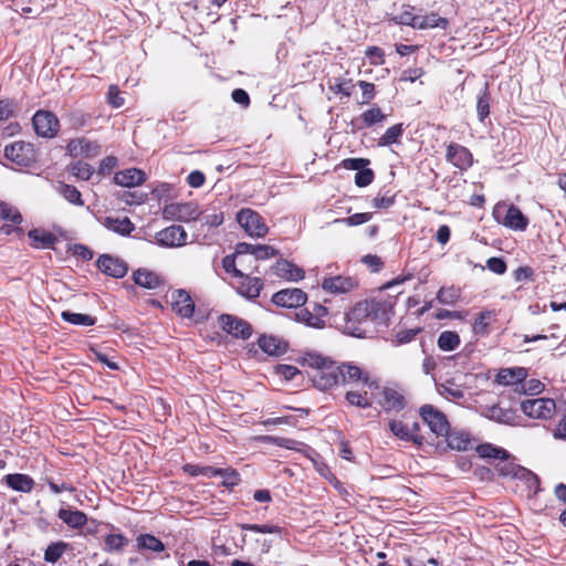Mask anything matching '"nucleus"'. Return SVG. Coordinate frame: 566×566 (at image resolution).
<instances>
[{"mask_svg":"<svg viewBox=\"0 0 566 566\" xmlns=\"http://www.w3.org/2000/svg\"><path fill=\"white\" fill-rule=\"evenodd\" d=\"M388 310L389 304L381 300L371 298L358 302L346 314L345 333L355 337H365L367 329L364 325L385 322Z\"/></svg>","mask_w":566,"mask_h":566,"instance_id":"f257e3e1","label":"nucleus"},{"mask_svg":"<svg viewBox=\"0 0 566 566\" xmlns=\"http://www.w3.org/2000/svg\"><path fill=\"white\" fill-rule=\"evenodd\" d=\"M303 364L312 368L310 377L317 389L328 390L340 382L339 365L333 360L319 354L307 353L303 357Z\"/></svg>","mask_w":566,"mask_h":566,"instance_id":"f03ea898","label":"nucleus"},{"mask_svg":"<svg viewBox=\"0 0 566 566\" xmlns=\"http://www.w3.org/2000/svg\"><path fill=\"white\" fill-rule=\"evenodd\" d=\"M237 221L247 234L252 238H263L269 231L263 218L250 208L241 209L237 213Z\"/></svg>","mask_w":566,"mask_h":566,"instance_id":"7ed1b4c3","label":"nucleus"},{"mask_svg":"<svg viewBox=\"0 0 566 566\" xmlns=\"http://www.w3.org/2000/svg\"><path fill=\"white\" fill-rule=\"evenodd\" d=\"M377 403L386 412H400L407 406L403 389L397 386H384L377 397Z\"/></svg>","mask_w":566,"mask_h":566,"instance_id":"20e7f679","label":"nucleus"},{"mask_svg":"<svg viewBox=\"0 0 566 566\" xmlns=\"http://www.w3.org/2000/svg\"><path fill=\"white\" fill-rule=\"evenodd\" d=\"M522 411L534 419H549L555 412L556 403L549 398L526 399L521 403Z\"/></svg>","mask_w":566,"mask_h":566,"instance_id":"39448f33","label":"nucleus"},{"mask_svg":"<svg viewBox=\"0 0 566 566\" xmlns=\"http://www.w3.org/2000/svg\"><path fill=\"white\" fill-rule=\"evenodd\" d=\"M163 213L168 220L190 222L198 219L201 212L193 202H174L167 205Z\"/></svg>","mask_w":566,"mask_h":566,"instance_id":"423d86ee","label":"nucleus"},{"mask_svg":"<svg viewBox=\"0 0 566 566\" xmlns=\"http://www.w3.org/2000/svg\"><path fill=\"white\" fill-rule=\"evenodd\" d=\"M4 157L19 165L29 166L35 159L33 145L25 142H14L4 147Z\"/></svg>","mask_w":566,"mask_h":566,"instance_id":"0eeeda50","label":"nucleus"},{"mask_svg":"<svg viewBox=\"0 0 566 566\" xmlns=\"http://www.w3.org/2000/svg\"><path fill=\"white\" fill-rule=\"evenodd\" d=\"M420 416L422 420L428 424L431 432L437 437H444L450 430V424L447 417L432 407L431 405H424L420 408Z\"/></svg>","mask_w":566,"mask_h":566,"instance_id":"6e6552de","label":"nucleus"},{"mask_svg":"<svg viewBox=\"0 0 566 566\" xmlns=\"http://www.w3.org/2000/svg\"><path fill=\"white\" fill-rule=\"evenodd\" d=\"M35 133L45 138L54 137L60 128L57 117L49 111H38L32 118Z\"/></svg>","mask_w":566,"mask_h":566,"instance_id":"1a4fd4ad","label":"nucleus"},{"mask_svg":"<svg viewBox=\"0 0 566 566\" xmlns=\"http://www.w3.org/2000/svg\"><path fill=\"white\" fill-rule=\"evenodd\" d=\"M239 527L242 530V531H249V532H252L254 533L255 535L254 536H251L249 538V541L251 542H254L255 544H258L260 547V553L262 554H266L269 553L271 546H272V541L268 539V538H263L261 537L260 535H263V534H280L282 528L277 525H271V524H262V525H259V524H240Z\"/></svg>","mask_w":566,"mask_h":566,"instance_id":"9d476101","label":"nucleus"},{"mask_svg":"<svg viewBox=\"0 0 566 566\" xmlns=\"http://www.w3.org/2000/svg\"><path fill=\"white\" fill-rule=\"evenodd\" d=\"M342 371L340 382L355 385L361 384L369 389L379 388L376 380L371 379L367 371L361 370L358 366L352 364L339 365Z\"/></svg>","mask_w":566,"mask_h":566,"instance_id":"9b49d317","label":"nucleus"},{"mask_svg":"<svg viewBox=\"0 0 566 566\" xmlns=\"http://www.w3.org/2000/svg\"><path fill=\"white\" fill-rule=\"evenodd\" d=\"M156 241L165 248L182 247L187 241V232L181 226H170L156 233Z\"/></svg>","mask_w":566,"mask_h":566,"instance_id":"f8f14e48","label":"nucleus"},{"mask_svg":"<svg viewBox=\"0 0 566 566\" xmlns=\"http://www.w3.org/2000/svg\"><path fill=\"white\" fill-rule=\"evenodd\" d=\"M219 323L224 332L235 337L248 339L252 335L251 325L235 316L223 314L220 316Z\"/></svg>","mask_w":566,"mask_h":566,"instance_id":"ddd939ff","label":"nucleus"},{"mask_svg":"<svg viewBox=\"0 0 566 566\" xmlns=\"http://www.w3.org/2000/svg\"><path fill=\"white\" fill-rule=\"evenodd\" d=\"M307 296L301 289H284L273 294L272 302L281 307H300L305 304Z\"/></svg>","mask_w":566,"mask_h":566,"instance_id":"4468645a","label":"nucleus"},{"mask_svg":"<svg viewBox=\"0 0 566 566\" xmlns=\"http://www.w3.org/2000/svg\"><path fill=\"white\" fill-rule=\"evenodd\" d=\"M66 151L71 157H95L101 151V146L85 137L75 138L69 142Z\"/></svg>","mask_w":566,"mask_h":566,"instance_id":"2eb2a0df","label":"nucleus"},{"mask_svg":"<svg viewBox=\"0 0 566 566\" xmlns=\"http://www.w3.org/2000/svg\"><path fill=\"white\" fill-rule=\"evenodd\" d=\"M358 286L356 279L345 275L324 277L322 289L332 294L348 293Z\"/></svg>","mask_w":566,"mask_h":566,"instance_id":"dca6fc26","label":"nucleus"},{"mask_svg":"<svg viewBox=\"0 0 566 566\" xmlns=\"http://www.w3.org/2000/svg\"><path fill=\"white\" fill-rule=\"evenodd\" d=\"M233 275L239 279L237 290L239 294L247 298H255L259 296L263 283L259 277L245 275L242 271L234 269Z\"/></svg>","mask_w":566,"mask_h":566,"instance_id":"f3484780","label":"nucleus"},{"mask_svg":"<svg viewBox=\"0 0 566 566\" xmlns=\"http://www.w3.org/2000/svg\"><path fill=\"white\" fill-rule=\"evenodd\" d=\"M447 160L461 170L468 169L472 165V154L468 148L458 144H450L447 147Z\"/></svg>","mask_w":566,"mask_h":566,"instance_id":"a211bd4d","label":"nucleus"},{"mask_svg":"<svg viewBox=\"0 0 566 566\" xmlns=\"http://www.w3.org/2000/svg\"><path fill=\"white\" fill-rule=\"evenodd\" d=\"M97 268L106 275L113 277H124L128 268L124 261L111 255H101L97 260Z\"/></svg>","mask_w":566,"mask_h":566,"instance_id":"6ab92c4d","label":"nucleus"},{"mask_svg":"<svg viewBox=\"0 0 566 566\" xmlns=\"http://www.w3.org/2000/svg\"><path fill=\"white\" fill-rule=\"evenodd\" d=\"M172 308L174 311L186 318H189L192 316L195 312V303L191 300V296L189 293H187L184 290H178L172 293Z\"/></svg>","mask_w":566,"mask_h":566,"instance_id":"aec40b11","label":"nucleus"},{"mask_svg":"<svg viewBox=\"0 0 566 566\" xmlns=\"http://www.w3.org/2000/svg\"><path fill=\"white\" fill-rule=\"evenodd\" d=\"M145 172L137 168H130L122 171H117L114 176L116 185L122 187H136L144 182Z\"/></svg>","mask_w":566,"mask_h":566,"instance_id":"412c9836","label":"nucleus"},{"mask_svg":"<svg viewBox=\"0 0 566 566\" xmlns=\"http://www.w3.org/2000/svg\"><path fill=\"white\" fill-rule=\"evenodd\" d=\"M276 276L287 281H300L304 277V271L287 260H280L273 266Z\"/></svg>","mask_w":566,"mask_h":566,"instance_id":"4be33fe9","label":"nucleus"},{"mask_svg":"<svg viewBox=\"0 0 566 566\" xmlns=\"http://www.w3.org/2000/svg\"><path fill=\"white\" fill-rule=\"evenodd\" d=\"M497 313L494 310H485L480 312L472 325L473 333L478 336H486L490 334V326L496 322Z\"/></svg>","mask_w":566,"mask_h":566,"instance_id":"5701e85b","label":"nucleus"},{"mask_svg":"<svg viewBox=\"0 0 566 566\" xmlns=\"http://www.w3.org/2000/svg\"><path fill=\"white\" fill-rule=\"evenodd\" d=\"M527 377V369L524 367L503 368L496 375V382L500 385H517Z\"/></svg>","mask_w":566,"mask_h":566,"instance_id":"b1692460","label":"nucleus"},{"mask_svg":"<svg viewBox=\"0 0 566 566\" xmlns=\"http://www.w3.org/2000/svg\"><path fill=\"white\" fill-rule=\"evenodd\" d=\"M501 222L512 230L520 231L525 230L528 224L527 218L522 213V211L517 207L513 205L506 209L505 216L501 220Z\"/></svg>","mask_w":566,"mask_h":566,"instance_id":"393cba45","label":"nucleus"},{"mask_svg":"<svg viewBox=\"0 0 566 566\" xmlns=\"http://www.w3.org/2000/svg\"><path fill=\"white\" fill-rule=\"evenodd\" d=\"M103 226L120 235H129L135 230V224L130 221L128 217H106L103 220Z\"/></svg>","mask_w":566,"mask_h":566,"instance_id":"a878e982","label":"nucleus"},{"mask_svg":"<svg viewBox=\"0 0 566 566\" xmlns=\"http://www.w3.org/2000/svg\"><path fill=\"white\" fill-rule=\"evenodd\" d=\"M259 347L272 356H281L286 353L287 344L274 336L263 335L258 339Z\"/></svg>","mask_w":566,"mask_h":566,"instance_id":"bb28decb","label":"nucleus"},{"mask_svg":"<svg viewBox=\"0 0 566 566\" xmlns=\"http://www.w3.org/2000/svg\"><path fill=\"white\" fill-rule=\"evenodd\" d=\"M4 481L10 489L23 493L31 492L34 486L33 479L22 473L7 474Z\"/></svg>","mask_w":566,"mask_h":566,"instance_id":"cd10ccee","label":"nucleus"},{"mask_svg":"<svg viewBox=\"0 0 566 566\" xmlns=\"http://www.w3.org/2000/svg\"><path fill=\"white\" fill-rule=\"evenodd\" d=\"M57 516L72 528H81L87 522L86 514L78 510L61 509L57 513Z\"/></svg>","mask_w":566,"mask_h":566,"instance_id":"c85d7f7f","label":"nucleus"},{"mask_svg":"<svg viewBox=\"0 0 566 566\" xmlns=\"http://www.w3.org/2000/svg\"><path fill=\"white\" fill-rule=\"evenodd\" d=\"M388 428L395 437L403 441H413L416 443H421V440L418 438V434H415L412 430L400 420H389Z\"/></svg>","mask_w":566,"mask_h":566,"instance_id":"c756f323","label":"nucleus"},{"mask_svg":"<svg viewBox=\"0 0 566 566\" xmlns=\"http://www.w3.org/2000/svg\"><path fill=\"white\" fill-rule=\"evenodd\" d=\"M134 281L137 285L150 290L156 289L160 285L159 276L155 272L146 269H138L134 273Z\"/></svg>","mask_w":566,"mask_h":566,"instance_id":"7c9ffc66","label":"nucleus"},{"mask_svg":"<svg viewBox=\"0 0 566 566\" xmlns=\"http://www.w3.org/2000/svg\"><path fill=\"white\" fill-rule=\"evenodd\" d=\"M136 547L138 551H150L160 553L165 549L164 543L151 534H142L136 538Z\"/></svg>","mask_w":566,"mask_h":566,"instance_id":"2f4dec72","label":"nucleus"},{"mask_svg":"<svg viewBox=\"0 0 566 566\" xmlns=\"http://www.w3.org/2000/svg\"><path fill=\"white\" fill-rule=\"evenodd\" d=\"M497 471L503 476H513V478H524L528 476V480H532L533 482H537V478L532 474L530 471L525 470L524 468L517 467L512 462H502L497 465Z\"/></svg>","mask_w":566,"mask_h":566,"instance_id":"473e14b6","label":"nucleus"},{"mask_svg":"<svg viewBox=\"0 0 566 566\" xmlns=\"http://www.w3.org/2000/svg\"><path fill=\"white\" fill-rule=\"evenodd\" d=\"M29 238L34 248H51L56 242V237L53 233L39 229L30 230Z\"/></svg>","mask_w":566,"mask_h":566,"instance_id":"72a5a7b5","label":"nucleus"},{"mask_svg":"<svg viewBox=\"0 0 566 566\" xmlns=\"http://www.w3.org/2000/svg\"><path fill=\"white\" fill-rule=\"evenodd\" d=\"M129 544V539L122 533L108 534L105 537L104 551L107 553H118Z\"/></svg>","mask_w":566,"mask_h":566,"instance_id":"f704fd0d","label":"nucleus"},{"mask_svg":"<svg viewBox=\"0 0 566 566\" xmlns=\"http://www.w3.org/2000/svg\"><path fill=\"white\" fill-rule=\"evenodd\" d=\"M57 192L70 203L75 206H83L82 195L76 187L64 182H59L56 187Z\"/></svg>","mask_w":566,"mask_h":566,"instance_id":"c9c22d12","label":"nucleus"},{"mask_svg":"<svg viewBox=\"0 0 566 566\" xmlns=\"http://www.w3.org/2000/svg\"><path fill=\"white\" fill-rule=\"evenodd\" d=\"M438 347L444 352L454 350L460 345V336L452 331H444L438 337Z\"/></svg>","mask_w":566,"mask_h":566,"instance_id":"e433bc0d","label":"nucleus"},{"mask_svg":"<svg viewBox=\"0 0 566 566\" xmlns=\"http://www.w3.org/2000/svg\"><path fill=\"white\" fill-rule=\"evenodd\" d=\"M69 547L70 544L62 541L50 544L44 552V560L51 564L56 563Z\"/></svg>","mask_w":566,"mask_h":566,"instance_id":"4c0bfd02","label":"nucleus"},{"mask_svg":"<svg viewBox=\"0 0 566 566\" xmlns=\"http://www.w3.org/2000/svg\"><path fill=\"white\" fill-rule=\"evenodd\" d=\"M416 24L418 29H428V28H442L446 29L448 25V20L446 18L439 17L437 13H431L424 17H418L416 20Z\"/></svg>","mask_w":566,"mask_h":566,"instance_id":"58836bf2","label":"nucleus"},{"mask_svg":"<svg viewBox=\"0 0 566 566\" xmlns=\"http://www.w3.org/2000/svg\"><path fill=\"white\" fill-rule=\"evenodd\" d=\"M402 124H396L387 128L385 134L378 139V146L385 147L399 142L402 136Z\"/></svg>","mask_w":566,"mask_h":566,"instance_id":"ea45409f","label":"nucleus"},{"mask_svg":"<svg viewBox=\"0 0 566 566\" xmlns=\"http://www.w3.org/2000/svg\"><path fill=\"white\" fill-rule=\"evenodd\" d=\"M61 316L65 322H69L74 325H81V326H92L96 322V318L91 315L82 314V313H73L70 311L62 312Z\"/></svg>","mask_w":566,"mask_h":566,"instance_id":"a19ab883","label":"nucleus"},{"mask_svg":"<svg viewBox=\"0 0 566 566\" xmlns=\"http://www.w3.org/2000/svg\"><path fill=\"white\" fill-rule=\"evenodd\" d=\"M444 437H446L448 447L450 449L458 450V451L465 450L470 442L468 434L462 433V432H457V431L451 432L449 430L448 434H446Z\"/></svg>","mask_w":566,"mask_h":566,"instance_id":"79ce46f5","label":"nucleus"},{"mask_svg":"<svg viewBox=\"0 0 566 566\" xmlns=\"http://www.w3.org/2000/svg\"><path fill=\"white\" fill-rule=\"evenodd\" d=\"M69 171L81 180H88L94 174V168L84 161H75L69 165Z\"/></svg>","mask_w":566,"mask_h":566,"instance_id":"37998d69","label":"nucleus"},{"mask_svg":"<svg viewBox=\"0 0 566 566\" xmlns=\"http://www.w3.org/2000/svg\"><path fill=\"white\" fill-rule=\"evenodd\" d=\"M345 399L349 405L359 408H368L371 405L366 390H349L347 391Z\"/></svg>","mask_w":566,"mask_h":566,"instance_id":"c03bdc74","label":"nucleus"},{"mask_svg":"<svg viewBox=\"0 0 566 566\" xmlns=\"http://www.w3.org/2000/svg\"><path fill=\"white\" fill-rule=\"evenodd\" d=\"M478 452L482 458H492V459H501L506 460L509 458V453L506 450L493 447L492 444H481L478 448Z\"/></svg>","mask_w":566,"mask_h":566,"instance_id":"a18cd8bd","label":"nucleus"},{"mask_svg":"<svg viewBox=\"0 0 566 566\" xmlns=\"http://www.w3.org/2000/svg\"><path fill=\"white\" fill-rule=\"evenodd\" d=\"M490 102L491 97L488 92V88L485 87L478 96L476 102V113L481 122H483L490 114Z\"/></svg>","mask_w":566,"mask_h":566,"instance_id":"49530a36","label":"nucleus"},{"mask_svg":"<svg viewBox=\"0 0 566 566\" xmlns=\"http://www.w3.org/2000/svg\"><path fill=\"white\" fill-rule=\"evenodd\" d=\"M437 298L441 304L453 305L460 298V291L454 286L441 287Z\"/></svg>","mask_w":566,"mask_h":566,"instance_id":"de8ad7c7","label":"nucleus"},{"mask_svg":"<svg viewBox=\"0 0 566 566\" xmlns=\"http://www.w3.org/2000/svg\"><path fill=\"white\" fill-rule=\"evenodd\" d=\"M371 217L373 214L370 212H360L352 214L347 218L335 219L334 223H343L348 227H355L368 222L371 219Z\"/></svg>","mask_w":566,"mask_h":566,"instance_id":"09e8293b","label":"nucleus"},{"mask_svg":"<svg viewBox=\"0 0 566 566\" xmlns=\"http://www.w3.org/2000/svg\"><path fill=\"white\" fill-rule=\"evenodd\" d=\"M485 417L501 423H509L512 418L509 411L502 409L499 406H492L488 408L485 410Z\"/></svg>","mask_w":566,"mask_h":566,"instance_id":"8fccbe9b","label":"nucleus"},{"mask_svg":"<svg viewBox=\"0 0 566 566\" xmlns=\"http://www.w3.org/2000/svg\"><path fill=\"white\" fill-rule=\"evenodd\" d=\"M385 114L379 107H371L361 114V119L366 126H373L385 119Z\"/></svg>","mask_w":566,"mask_h":566,"instance_id":"3c124183","label":"nucleus"},{"mask_svg":"<svg viewBox=\"0 0 566 566\" xmlns=\"http://www.w3.org/2000/svg\"><path fill=\"white\" fill-rule=\"evenodd\" d=\"M296 316L300 322L305 323L310 327L322 328L324 326V321L307 310H301Z\"/></svg>","mask_w":566,"mask_h":566,"instance_id":"603ef678","label":"nucleus"},{"mask_svg":"<svg viewBox=\"0 0 566 566\" xmlns=\"http://www.w3.org/2000/svg\"><path fill=\"white\" fill-rule=\"evenodd\" d=\"M0 219L9 220L14 224L22 222V216L19 213V211L14 210L12 207L4 202H0Z\"/></svg>","mask_w":566,"mask_h":566,"instance_id":"864d4df0","label":"nucleus"},{"mask_svg":"<svg viewBox=\"0 0 566 566\" xmlns=\"http://www.w3.org/2000/svg\"><path fill=\"white\" fill-rule=\"evenodd\" d=\"M276 253V250L271 245L255 244L253 255L256 260H266L275 256Z\"/></svg>","mask_w":566,"mask_h":566,"instance_id":"5fc2aeb1","label":"nucleus"},{"mask_svg":"<svg viewBox=\"0 0 566 566\" xmlns=\"http://www.w3.org/2000/svg\"><path fill=\"white\" fill-rule=\"evenodd\" d=\"M374 177H375V175L371 169L364 168L363 170L356 172L355 184L358 187H366L373 182Z\"/></svg>","mask_w":566,"mask_h":566,"instance_id":"6e6d98bb","label":"nucleus"},{"mask_svg":"<svg viewBox=\"0 0 566 566\" xmlns=\"http://www.w3.org/2000/svg\"><path fill=\"white\" fill-rule=\"evenodd\" d=\"M107 102L115 108L124 105V98L120 96V91L116 85H111L107 92Z\"/></svg>","mask_w":566,"mask_h":566,"instance_id":"4d7b16f0","label":"nucleus"},{"mask_svg":"<svg viewBox=\"0 0 566 566\" xmlns=\"http://www.w3.org/2000/svg\"><path fill=\"white\" fill-rule=\"evenodd\" d=\"M369 165V160L365 158H347L343 161V166L349 170H356L357 172L363 170Z\"/></svg>","mask_w":566,"mask_h":566,"instance_id":"13d9d810","label":"nucleus"},{"mask_svg":"<svg viewBox=\"0 0 566 566\" xmlns=\"http://www.w3.org/2000/svg\"><path fill=\"white\" fill-rule=\"evenodd\" d=\"M384 51L378 46H369L366 50V56L369 57L373 65L384 64Z\"/></svg>","mask_w":566,"mask_h":566,"instance_id":"bf43d9fd","label":"nucleus"},{"mask_svg":"<svg viewBox=\"0 0 566 566\" xmlns=\"http://www.w3.org/2000/svg\"><path fill=\"white\" fill-rule=\"evenodd\" d=\"M70 251L83 261H88L93 258V251L83 244H73L70 247Z\"/></svg>","mask_w":566,"mask_h":566,"instance_id":"052dcab7","label":"nucleus"},{"mask_svg":"<svg viewBox=\"0 0 566 566\" xmlns=\"http://www.w3.org/2000/svg\"><path fill=\"white\" fill-rule=\"evenodd\" d=\"M359 87L361 88L363 95V104L369 103L375 97V85L373 83L366 81L358 82Z\"/></svg>","mask_w":566,"mask_h":566,"instance_id":"680f3d73","label":"nucleus"},{"mask_svg":"<svg viewBox=\"0 0 566 566\" xmlns=\"http://www.w3.org/2000/svg\"><path fill=\"white\" fill-rule=\"evenodd\" d=\"M262 439L264 441L272 442L279 447L286 448V449H295V444L297 443L295 440H292L289 438H282V437L265 436Z\"/></svg>","mask_w":566,"mask_h":566,"instance_id":"e2e57ef3","label":"nucleus"},{"mask_svg":"<svg viewBox=\"0 0 566 566\" xmlns=\"http://www.w3.org/2000/svg\"><path fill=\"white\" fill-rule=\"evenodd\" d=\"M486 266L495 274H504L506 271V263L501 258H490L486 261Z\"/></svg>","mask_w":566,"mask_h":566,"instance_id":"0e129e2a","label":"nucleus"},{"mask_svg":"<svg viewBox=\"0 0 566 566\" xmlns=\"http://www.w3.org/2000/svg\"><path fill=\"white\" fill-rule=\"evenodd\" d=\"M13 99H0V120L8 119L15 108Z\"/></svg>","mask_w":566,"mask_h":566,"instance_id":"69168bd1","label":"nucleus"},{"mask_svg":"<svg viewBox=\"0 0 566 566\" xmlns=\"http://www.w3.org/2000/svg\"><path fill=\"white\" fill-rule=\"evenodd\" d=\"M277 375L282 376L286 380L293 379L300 370L292 365H279L276 369Z\"/></svg>","mask_w":566,"mask_h":566,"instance_id":"338daca9","label":"nucleus"},{"mask_svg":"<svg viewBox=\"0 0 566 566\" xmlns=\"http://www.w3.org/2000/svg\"><path fill=\"white\" fill-rule=\"evenodd\" d=\"M363 262L371 269L373 272H378L382 268L384 263L378 255L367 254L363 258Z\"/></svg>","mask_w":566,"mask_h":566,"instance_id":"774afa93","label":"nucleus"}]
</instances>
